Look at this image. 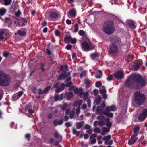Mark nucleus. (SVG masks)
Wrapping results in <instances>:
<instances>
[{
	"mask_svg": "<svg viewBox=\"0 0 147 147\" xmlns=\"http://www.w3.org/2000/svg\"><path fill=\"white\" fill-rule=\"evenodd\" d=\"M74 32H76L78 30V25L77 24H76L74 26Z\"/></svg>",
	"mask_w": 147,
	"mask_h": 147,
	"instance_id": "40",
	"label": "nucleus"
},
{
	"mask_svg": "<svg viewBox=\"0 0 147 147\" xmlns=\"http://www.w3.org/2000/svg\"><path fill=\"white\" fill-rule=\"evenodd\" d=\"M101 84V82L100 81L97 82L96 83V86L97 87H99Z\"/></svg>",
	"mask_w": 147,
	"mask_h": 147,
	"instance_id": "53",
	"label": "nucleus"
},
{
	"mask_svg": "<svg viewBox=\"0 0 147 147\" xmlns=\"http://www.w3.org/2000/svg\"><path fill=\"white\" fill-rule=\"evenodd\" d=\"M6 11V9L5 8H2L0 9V16H2L4 15Z\"/></svg>",
	"mask_w": 147,
	"mask_h": 147,
	"instance_id": "30",
	"label": "nucleus"
},
{
	"mask_svg": "<svg viewBox=\"0 0 147 147\" xmlns=\"http://www.w3.org/2000/svg\"><path fill=\"white\" fill-rule=\"evenodd\" d=\"M116 110V107L114 105L107 106L105 111H115Z\"/></svg>",
	"mask_w": 147,
	"mask_h": 147,
	"instance_id": "16",
	"label": "nucleus"
},
{
	"mask_svg": "<svg viewBox=\"0 0 147 147\" xmlns=\"http://www.w3.org/2000/svg\"><path fill=\"white\" fill-rule=\"evenodd\" d=\"M98 75H96L95 77L96 78H100L101 77L102 75V73L101 71L99 70L98 71Z\"/></svg>",
	"mask_w": 147,
	"mask_h": 147,
	"instance_id": "38",
	"label": "nucleus"
},
{
	"mask_svg": "<svg viewBox=\"0 0 147 147\" xmlns=\"http://www.w3.org/2000/svg\"><path fill=\"white\" fill-rule=\"evenodd\" d=\"M118 48L115 44L112 43L110 45L109 52L111 54L117 53L118 52Z\"/></svg>",
	"mask_w": 147,
	"mask_h": 147,
	"instance_id": "6",
	"label": "nucleus"
},
{
	"mask_svg": "<svg viewBox=\"0 0 147 147\" xmlns=\"http://www.w3.org/2000/svg\"><path fill=\"white\" fill-rule=\"evenodd\" d=\"M70 88L71 90L74 89V92L75 94H79L82 91V89L81 88L78 89V88H75L74 86H71Z\"/></svg>",
	"mask_w": 147,
	"mask_h": 147,
	"instance_id": "19",
	"label": "nucleus"
},
{
	"mask_svg": "<svg viewBox=\"0 0 147 147\" xmlns=\"http://www.w3.org/2000/svg\"><path fill=\"white\" fill-rule=\"evenodd\" d=\"M72 132L73 134L77 136H78L80 134L79 131H77L76 129L74 127L72 128Z\"/></svg>",
	"mask_w": 147,
	"mask_h": 147,
	"instance_id": "36",
	"label": "nucleus"
},
{
	"mask_svg": "<svg viewBox=\"0 0 147 147\" xmlns=\"http://www.w3.org/2000/svg\"><path fill=\"white\" fill-rule=\"evenodd\" d=\"M102 130L106 132H107L110 131V128L109 127H104L103 128Z\"/></svg>",
	"mask_w": 147,
	"mask_h": 147,
	"instance_id": "50",
	"label": "nucleus"
},
{
	"mask_svg": "<svg viewBox=\"0 0 147 147\" xmlns=\"http://www.w3.org/2000/svg\"><path fill=\"white\" fill-rule=\"evenodd\" d=\"M76 14V10L73 9L70 11L69 13L68 14V16L69 18H73L75 17Z\"/></svg>",
	"mask_w": 147,
	"mask_h": 147,
	"instance_id": "13",
	"label": "nucleus"
},
{
	"mask_svg": "<svg viewBox=\"0 0 147 147\" xmlns=\"http://www.w3.org/2000/svg\"><path fill=\"white\" fill-rule=\"evenodd\" d=\"M103 30L104 32L106 34H110L113 32L114 29L111 25H108L107 23L104 25Z\"/></svg>",
	"mask_w": 147,
	"mask_h": 147,
	"instance_id": "5",
	"label": "nucleus"
},
{
	"mask_svg": "<svg viewBox=\"0 0 147 147\" xmlns=\"http://www.w3.org/2000/svg\"><path fill=\"white\" fill-rule=\"evenodd\" d=\"M134 81L133 79V75L127 79V81L125 83V85L127 87L131 88V86L132 84V82Z\"/></svg>",
	"mask_w": 147,
	"mask_h": 147,
	"instance_id": "9",
	"label": "nucleus"
},
{
	"mask_svg": "<svg viewBox=\"0 0 147 147\" xmlns=\"http://www.w3.org/2000/svg\"><path fill=\"white\" fill-rule=\"evenodd\" d=\"M98 53H94L91 54L90 55V57L92 59H95L97 58L99 56Z\"/></svg>",
	"mask_w": 147,
	"mask_h": 147,
	"instance_id": "25",
	"label": "nucleus"
},
{
	"mask_svg": "<svg viewBox=\"0 0 147 147\" xmlns=\"http://www.w3.org/2000/svg\"><path fill=\"white\" fill-rule=\"evenodd\" d=\"M61 69L63 70V71L61 74L58 77V79L63 80L67 76H69L70 75V73H67L65 71V70H67L68 67L67 65H61Z\"/></svg>",
	"mask_w": 147,
	"mask_h": 147,
	"instance_id": "3",
	"label": "nucleus"
},
{
	"mask_svg": "<svg viewBox=\"0 0 147 147\" xmlns=\"http://www.w3.org/2000/svg\"><path fill=\"white\" fill-rule=\"evenodd\" d=\"M63 97V94H61L59 95H56L54 97V99L55 101L58 100H61Z\"/></svg>",
	"mask_w": 147,
	"mask_h": 147,
	"instance_id": "21",
	"label": "nucleus"
},
{
	"mask_svg": "<svg viewBox=\"0 0 147 147\" xmlns=\"http://www.w3.org/2000/svg\"><path fill=\"white\" fill-rule=\"evenodd\" d=\"M94 131L95 132L99 133L100 132L101 130L99 128L96 127L94 129Z\"/></svg>",
	"mask_w": 147,
	"mask_h": 147,
	"instance_id": "49",
	"label": "nucleus"
},
{
	"mask_svg": "<svg viewBox=\"0 0 147 147\" xmlns=\"http://www.w3.org/2000/svg\"><path fill=\"white\" fill-rule=\"evenodd\" d=\"M139 129V127L136 126L135 127L134 129V134L133 135L136 136L138 134V131Z\"/></svg>",
	"mask_w": 147,
	"mask_h": 147,
	"instance_id": "26",
	"label": "nucleus"
},
{
	"mask_svg": "<svg viewBox=\"0 0 147 147\" xmlns=\"http://www.w3.org/2000/svg\"><path fill=\"white\" fill-rule=\"evenodd\" d=\"M78 34L80 36H82L84 34V32L83 30H80L79 31Z\"/></svg>",
	"mask_w": 147,
	"mask_h": 147,
	"instance_id": "48",
	"label": "nucleus"
},
{
	"mask_svg": "<svg viewBox=\"0 0 147 147\" xmlns=\"http://www.w3.org/2000/svg\"><path fill=\"white\" fill-rule=\"evenodd\" d=\"M7 39L6 34L3 31H1L0 32V39L4 40H6Z\"/></svg>",
	"mask_w": 147,
	"mask_h": 147,
	"instance_id": "18",
	"label": "nucleus"
},
{
	"mask_svg": "<svg viewBox=\"0 0 147 147\" xmlns=\"http://www.w3.org/2000/svg\"><path fill=\"white\" fill-rule=\"evenodd\" d=\"M4 5H7L11 2V0H5Z\"/></svg>",
	"mask_w": 147,
	"mask_h": 147,
	"instance_id": "46",
	"label": "nucleus"
},
{
	"mask_svg": "<svg viewBox=\"0 0 147 147\" xmlns=\"http://www.w3.org/2000/svg\"><path fill=\"white\" fill-rule=\"evenodd\" d=\"M105 117L103 115H100L97 117V119L98 120H102L104 119Z\"/></svg>",
	"mask_w": 147,
	"mask_h": 147,
	"instance_id": "42",
	"label": "nucleus"
},
{
	"mask_svg": "<svg viewBox=\"0 0 147 147\" xmlns=\"http://www.w3.org/2000/svg\"><path fill=\"white\" fill-rule=\"evenodd\" d=\"M101 107L98 106L97 107L96 112L99 114H104L105 111H104Z\"/></svg>",
	"mask_w": 147,
	"mask_h": 147,
	"instance_id": "15",
	"label": "nucleus"
},
{
	"mask_svg": "<svg viewBox=\"0 0 147 147\" xmlns=\"http://www.w3.org/2000/svg\"><path fill=\"white\" fill-rule=\"evenodd\" d=\"M63 123V121L62 120L58 121L57 120H55L54 121L53 123L56 125H61Z\"/></svg>",
	"mask_w": 147,
	"mask_h": 147,
	"instance_id": "35",
	"label": "nucleus"
},
{
	"mask_svg": "<svg viewBox=\"0 0 147 147\" xmlns=\"http://www.w3.org/2000/svg\"><path fill=\"white\" fill-rule=\"evenodd\" d=\"M59 33L60 32L59 30H55V34L56 36H59Z\"/></svg>",
	"mask_w": 147,
	"mask_h": 147,
	"instance_id": "55",
	"label": "nucleus"
},
{
	"mask_svg": "<svg viewBox=\"0 0 147 147\" xmlns=\"http://www.w3.org/2000/svg\"><path fill=\"white\" fill-rule=\"evenodd\" d=\"M90 144L91 145H93L96 143V140L95 138H92L90 139Z\"/></svg>",
	"mask_w": 147,
	"mask_h": 147,
	"instance_id": "41",
	"label": "nucleus"
},
{
	"mask_svg": "<svg viewBox=\"0 0 147 147\" xmlns=\"http://www.w3.org/2000/svg\"><path fill=\"white\" fill-rule=\"evenodd\" d=\"M105 115L109 117H113V114L111 113H110L109 111H105V112L104 113Z\"/></svg>",
	"mask_w": 147,
	"mask_h": 147,
	"instance_id": "32",
	"label": "nucleus"
},
{
	"mask_svg": "<svg viewBox=\"0 0 147 147\" xmlns=\"http://www.w3.org/2000/svg\"><path fill=\"white\" fill-rule=\"evenodd\" d=\"M65 85L64 84H62L60 86V88H57L55 90V92H59L60 91L63 90L64 88Z\"/></svg>",
	"mask_w": 147,
	"mask_h": 147,
	"instance_id": "29",
	"label": "nucleus"
},
{
	"mask_svg": "<svg viewBox=\"0 0 147 147\" xmlns=\"http://www.w3.org/2000/svg\"><path fill=\"white\" fill-rule=\"evenodd\" d=\"M81 47L82 49L85 51H88L93 48L92 44L89 41H84L81 44Z\"/></svg>",
	"mask_w": 147,
	"mask_h": 147,
	"instance_id": "4",
	"label": "nucleus"
},
{
	"mask_svg": "<svg viewBox=\"0 0 147 147\" xmlns=\"http://www.w3.org/2000/svg\"><path fill=\"white\" fill-rule=\"evenodd\" d=\"M134 98L136 103L139 105L143 103L145 99L144 94L140 91H136L134 93Z\"/></svg>",
	"mask_w": 147,
	"mask_h": 147,
	"instance_id": "2",
	"label": "nucleus"
},
{
	"mask_svg": "<svg viewBox=\"0 0 147 147\" xmlns=\"http://www.w3.org/2000/svg\"><path fill=\"white\" fill-rule=\"evenodd\" d=\"M65 95L67 99L69 100L73 96V94L72 92H70L69 93L66 92Z\"/></svg>",
	"mask_w": 147,
	"mask_h": 147,
	"instance_id": "24",
	"label": "nucleus"
},
{
	"mask_svg": "<svg viewBox=\"0 0 147 147\" xmlns=\"http://www.w3.org/2000/svg\"><path fill=\"white\" fill-rule=\"evenodd\" d=\"M142 64V61L140 60V63L139 64L136 63L135 64L134 66V69L135 70H137L140 67V65H141Z\"/></svg>",
	"mask_w": 147,
	"mask_h": 147,
	"instance_id": "33",
	"label": "nucleus"
},
{
	"mask_svg": "<svg viewBox=\"0 0 147 147\" xmlns=\"http://www.w3.org/2000/svg\"><path fill=\"white\" fill-rule=\"evenodd\" d=\"M94 94L95 96H96L98 94V90L96 89H95L93 90Z\"/></svg>",
	"mask_w": 147,
	"mask_h": 147,
	"instance_id": "59",
	"label": "nucleus"
},
{
	"mask_svg": "<svg viewBox=\"0 0 147 147\" xmlns=\"http://www.w3.org/2000/svg\"><path fill=\"white\" fill-rule=\"evenodd\" d=\"M101 98L100 96H98L95 99L94 103L97 105L99 104L101 101Z\"/></svg>",
	"mask_w": 147,
	"mask_h": 147,
	"instance_id": "27",
	"label": "nucleus"
},
{
	"mask_svg": "<svg viewBox=\"0 0 147 147\" xmlns=\"http://www.w3.org/2000/svg\"><path fill=\"white\" fill-rule=\"evenodd\" d=\"M88 94L87 92H82L80 93V96L81 98H83L84 99L86 100L88 97Z\"/></svg>",
	"mask_w": 147,
	"mask_h": 147,
	"instance_id": "20",
	"label": "nucleus"
},
{
	"mask_svg": "<svg viewBox=\"0 0 147 147\" xmlns=\"http://www.w3.org/2000/svg\"><path fill=\"white\" fill-rule=\"evenodd\" d=\"M99 123V126H101L104 125L105 124V121H98Z\"/></svg>",
	"mask_w": 147,
	"mask_h": 147,
	"instance_id": "51",
	"label": "nucleus"
},
{
	"mask_svg": "<svg viewBox=\"0 0 147 147\" xmlns=\"http://www.w3.org/2000/svg\"><path fill=\"white\" fill-rule=\"evenodd\" d=\"M145 80L142 79V78H140L136 81L138 86L136 87L137 89H139L144 86L145 85Z\"/></svg>",
	"mask_w": 147,
	"mask_h": 147,
	"instance_id": "7",
	"label": "nucleus"
},
{
	"mask_svg": "<svg viewBox=\"0 0 147 147\" xmlns=\"http://www.w3.org/2000/svg\"><path fill=\"white\" fill-rule=\"evenodd\" d=\"M82 103V100H81L75 102L74 103V105L75 107L78 106V107H79Z\"/></svg>",
	"mask_w": 147,
	"mask_h": 147,
	"instance_id": "31",
	"label": "nucleus"
},
{
	"mask_svg": "<svg viewBox=\"0 0 147 147\" xmlns=\"http://www.w3.org/2000/svg\"><path fill=\"white\" fill-rule=\"evenodd\" d=\"M138 138L136 136L132 135L131 136V139L128 141V144L131 145L134 143L137 140Z\"/></svg>",
	"mask_w": 147,
	"mask_h": 147,
	"instance_id": "14",
	"label": "nucleus"
},
{
	"mask_svg": "<svg viewBox=\"0 0 147 147\" xmlns=\"http://www.w3.org/2000/svg\"><path fill=\"white\" fill-rule=\"evenodd\" d=\"M105 125L109 127H108L109 128L111 127L112 125V123L109 121V118H107L106 119H105Z\"/></svg>",
	"mask_w": 147,
	"mask_h": 147,
	"instance_id": "28",
	"label": "nucleus"
},
{
	"mask_svg": "<svg viewBox=\"0 0 147 147\" xmlns=\"http://www.w3.org/2000/svg\"><path fill=\"white\" fill-rule=\"evenodd\" d=\"M71 48V46L70 45H67L66 47V48L67 50L70 49Z\"/></svg>",
	"mask_w": 147,
	"mask_h": 147,
	"instance_id": "64",
	"label": "nucleus"
},
{
	"mask_svg": "<svg viewBox=\"0 0 147 147\" xmlns=\"http://www.w3.org/2000/svg\"><path fill=\"white\" fill-rule=\"evenodd\" d=\"M50 87L49 86H48L46 87L44 90L43 92L45 93L48 91L50 89Z\"/></svg>",
	"mask_w": 147,
	"mask_h": 147,
	"instance_id": "63",
	"label": "nucleus"
},
{
	"mask_svg": "<svg viewBox=\"0 0 147 147\" xmlns=\"http://www.w3.org/2000/svg\"><path fill=\"white\" fill-rule=\"evenodd\" d=\"M72 124L71 122H68L65 123V125L67 127H70L72 125Z\"/></svg>",
	"mask_w": 147,
	"mask_h": 147,
	"instance_id": "54",
	"label": "nucleus"
},
{
	"mask_svg": "<svg viewBox=\"0 0 147 147\" xmlns=\"http://www.w3.org/2000/svg\"><path fill=\"white\" fill-rule=\"evenodd\" d=\"M147 115V109H144L143 110L142 113L139 115L138 117V119L140 121H143L145 119Z\"/></svg>",
	"mask_w": 147,
	"mask_h": 147,
	"instance_id": "8",
	"label": "nucleus"
},
{
	"mask_svg": "<svg viewBox=\"0 0 147 147\" xmlns=\"http://www.w3.org/2000/svg\"><path fill=\"white\" fill-rule=\"evenodd\" d=\"M93 125L94 127H96L98 125H99V123L98 121H95Z\"/></svg>",
	"mask_w": 147,
	"mask_h": 147,
	"instance_id": "57",
	"label": "nucleus"
},
{
	"mask_svg": "<svg viewBox=\"0 0 147 147\" xmlns=\"http://www.w3.org/2000/svg\"><path fill=\"white\" fill-rule=\"evenodd\" d=\"M90 83V81L89 80H87L85 81V83L86 84V86L87 87H88Z\"/></svg>",
	"mask_w": 147,
	"mask_h": 147,
	"instance_id": "62",
	"label": "nucleus"
},
{
	"mask_svg": "<svg viewBox=\"0 0 147 147\" xmlns=\"http://www.w3.org/2000/svg\"><path fill=\"white\" fill-rule=\"evenodd\" d=\"M55 136L57 138H59L61 140L62 138V137L57 132H55L54 134Z\"/></svg>",
	"mask_w": 147,
	"mask_h": 147,
	"instance_id": "39",
	"label": "nucleus"
},
{
	"mask_svg": "<svg viewBox=\"0 0 147 147\" xmlns=\"http://www.w3.org/2000/svg\"><path fill=\"white\" fill-rule=\"evenodd\" d=\"M11 78L5 74L3 71H0V85L6 86L9 85L11 81Z\"/></svg>",
	"mask_w": 147,
	"mask_h": 147,
	"instance_id": "1",
	"label": "nucleus"
},
{
	"mask_svg": "<svg viewBox=\"0 0 147 147\" xmlns=\"http://www.w3.org/2000/svg\"><path fill=\"white\" fill-rule=\"evenodd\" d=\"M71 39V38L70 37L68 36L65 38L64 40L65 42L68 43Z\"/></svg>",
	"mask_w": 147,
	"mask_h": 147,
	"instance_id": "43",
	"label": "nucleus"
},
{
	"mask_svg": "<svg viewBox=\"0 0 147 147\" xmlns=\"http://www.w3.org/2000/svg\"><path fill=\"white\" fill-rule=\"evenodd\" d=\"M100 92L101 94H103L102 97L104 99L107 98V95L106 94V90L105 87L102 86L100 87Z\"/></svg>",
	"mask_w": 147,
	"mask_h": 147,
	"instance_id": "10",
	"label": "nucleus"
},
{
	"mask_svg": "<svg viewBox=\"0 0 147 147\" xmlns=\"http://www.w3.org/2000/svg\"><path fill=\"white\" fill-rule=\"evenodd\" d=\"M4 22L5 23L8 22V23H11V21L9 18H7L4 20Z\"/></svg>",
	"mask_w": 147,
	"mask_h": 147,
	"instance_id": "58",
	"label": "nucleus"
},
{
	"mask_svg": "<svg viewBox=\"0 0 147 147\" xmlns=\"http://www.w3.org/2000/svg\"><path fill=\"white\" fill-rule=\"evenodd\" d=\"M111 39L112 41L114 42L117 44H118L120 42V39L118 38L115 37H112Z\"/></svg>",
	"mask_w": 147,
	"mask_h": 147,
	"instance_id": "23",
	"label": "nucleus"
},
{
	"mask_svg": "<svg viewBox=\"0 0 147 147\" xmlns=\"http://www.w3.org/2000/svg\"><path fill=\"white\" fill-rule=\"evenodd\" d=\"M23 92L22 91H20L18 93L14 95L12 97V100L15 101L18 99L23 94Z\"/></svg>",
	"mask_w": 147,
	"mask_h": 147,
	"instance_id": "11",
	"label": "nucleus"
},
{
	"mask_svg": "<svg viewBox=\"0 0 147 147\" xmlns=\"http://www.w3.org/2000/svg\"><path fill=\"white\" fill-rule=\"evenodd\" d=\"M97 136V134H92L90 137V139H92V138H94L96 137Z\"/></svg>",
	"mask_w": 147,
	"mask_h": 147,
	"instance_id": "56",
	"label": "nucleus"
},
{
	"mask_svg": "<svg viewBox=\"0 0 147 147\" xmlns=\"http://www.w3.org/2000/svg\"><path fill=\"white\" fill-rule=\"evenodd\" d=\"M18 34L21 36H24L26 34V32L23 30H20L18 31Z\"/></svg>",
	"mask_w": 147,
	"mask_h": 147,
	"instance_id": "34",
	"label": "nucleus"
},
{
	"mask_svg": "<svg viewBox=\"0 0 147 147\" xmlns=\"http://www.w3.org/2000/svg\"><path fill=\"white\" fill-rule=\"evenodd\" d=\"M84 123V121H82L80 122H78L75 123V124L76 127V128L78 129H80L82 127V126Z\"/></svg>",
	"mask_w": 147,
	"mask_h": 147,
	"instance_id": "22",
	"label": "nucleus"
},
{
	"mask_svg": "<svg viewBox=\"0 0 147 147\" xmlns=\"http://www.w3.org/2000/svg\"><path fill=\"white\" fill-rule=\"evenodd\" d=\"M74 109L70 113V117L71 118H72L74 115Z\"/></svg>",
	"mask_w": 147,
	"mask_h": 147,
	"instance_id": "44",
	"label": "nucleus"
},
{
	"mask_svg": "<svg viewBox=\"0 0 147 147\" xmlns=\"http://www.w3.org/2000/svg\"><path fill=\"white\" fill-rule=\"evenodd\" d=\"M127 25L130 28H134L136 27L135 25L134 24V22L131 20H129L127 21Z\"/></svg>",
	"mask_w": 147,
	"mask_h": 147,
	"instance_id": "17",
	"label": "nucleus"
},
{
	"mask_svg": "<svg viewBox=\"0 0 147 147\" xmlns=\"http://www.w3.org/2000/svg\"><path fill=\"white\" fill-rule=\"evenodd\" d=\"M87 73V71H84L80 75V77L81 78H82L83 76H86V74Z\"/></svg>",
	"mask_w": 147,
	"mask_h": 147,
	"instance_id": "52",
	"label": "nucleus"
},
{
	"mask_svg": "<svg viewBox=\"0 0 147 147\" xmlns=\"http://www.w3.org/2000/svg\"><path fill=\"white\" fill-rule=\"evenodd\" d=\"M25 137L28 140H30V136L29 134H26L25 135Z\"/></svg>",
	"mask_w": 147,
	"mask_h": 147,
	"instance_id": "60",
	"label": "nucleus"
},
{
	"mask_svg": "<svg viewBox=\"0 0 147 147\" xmlns=\"http://www.w3.org/2000/svg\"><path fill=\"white\" fill-rule=\"evenodd\" d=\"M105 144L106 145H108V144H112V142H111V141H110L109 142L108 141H105Z\"/></svg>",
	"mask_w": 147,
	"mask_h": 147,
	"instance_id": "61",
	"label": "nucleus"
},
{
	"mask_svg": "<svg viewBox=\"0 0 147 147\" xmlns=\"http://www.w3.org/2000/svg\"><path fill=\"white\" fill-rule=\"evenodd\" d=\"M111 138L110 135H108L106 136H104L102 138V140L104 141H108Z\"/></svg>",
	"mask_w": 147,
	"mask_h": 147,
	"instance_id": "37",
	"label": "nucleus"
},
{
	"mask_svg": "<svg viewBox=\"0 0 147 147\" xmlns=\"http://www.w3.org/2000/svg\"><path fill=\"white\" fill-rule=\"evenodd\" d=\"M50 16L51 18H55L57 17V15L55 13H52L50 14Z\"/></svg>",
	"mask_w": 147,
	"mask_h": 147,
	"instance_id": "45",
	"label": "nucleus"
},
{
	"mask_svg": "<svg viewBox=\"0 0 147 147\" xmlns=\"http://www.w3.org/2000/svg\"><path fill=\"white\" fill-rule=\"evenodd\" d=\"M123 71H120L117 72L115 74V77L118 79H120L123 78Z\"/></svg>",
	"mask_w": 147,
	"mask_h": 147,
	"instance_id": "12",
	"label": "nucleus"
},
{
	"mask_svg": "<svg viewBox=\"0 0 147 147\" xmlns=\"http://www.w3.org/2000/svg\"><path fill=\"white\" fill-rule=\"evenodd\" d=\"M31 105L30 104H29L28 105H27L25 107V109L26 111H28V110L30 109H31Z\"/></svg>",
	"mask_w": 147,
	"mask_h": 147,
	"instance_id": "47",
	"label": "nucleus"
}]
</instances>
